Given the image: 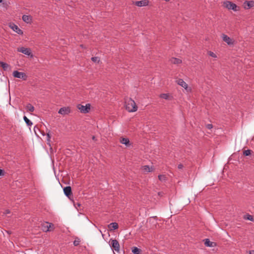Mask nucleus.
Wrapping results in <instances>:
<instances>
[{
  "instance_id": "nucleus-1",
  "label": "nucleus",
  "mask_w": 254,
  "mask_h": 254,
  "mask_svg": "<svg viewBox=\"0 0 254 254\" xmlns=\"http://www.w3.org/2000/svg\"><path fill=\"white\" fill-rule=\"evenodd\" d=\"M125 106L126 109L129 112H135L137 109L135 102L130 98L126 100Z\"/></svg>"
},
{
  "instance_id": "nucleus-2",
  "label": "nucleus",
  "mask_w": 254,
  "mask_h": 254,
  "mask_svg": "<svg viewBox=\"0 0 254 254\" xmlns=\"http://www.w3.org/2000/svg\"><path fill=\"white\" fill-rule=\"evenodd\" d=\"M223 5L224 7L229 10H233L234 11H237L239 10V7L235 3L230 1H225L223 2Z\"/></svg>"
},
{
  "instance_id": "nucleus-3",
  "label": "nucleus",
  "mask_w": 254,
  "mask_h": 254,
  "mask_svg": "<svg viewBox=\"0 0 254 254\" xmlns=\"http://www.w3.org/2000/svg\"><path fill=\"white\" fill-rule=\"evenodd\" d=\"M77 108L81 113L86 114L89 112L90 105L89 104H87L85 106L81 104H78L77 105Z\"/></svg>"
},
{
  "instance_id": "nucleus-4",
  "label": "nucleus",
  "mask_w": 254,
  "mask_h": 254,
  "mask_svg": "<svg viewBox=\"0 0 254 254\" xmlns=\"http://www.w3.org/2000/svg\"><path fill=\"white\" fill-rule=\"evenodd\" d=\"M13 76L17 78H20L24 80L27 79V76L26 74L23 72H19L17 70H15L12 73Z\"/></svg>"
},
{
  "instance_id": "nucleus-5",
  "label": "nucleus",
  "mask_w": 254,
  "mask_h": 254,
  "mask_svg": "<svg viewBox=\"0 0 254 254\" xmlns=\"http://www.w3.org/2000/svg\"><path fill=\"white\" fill-rule=\"evenodd\" d=\"M176 82L179 85L183 87L187 92L191 91V88L188 87L187 83L183 79H179L176 81Z\"/></svg>"
},
{
  "instance_id": "nucleus-6",
  "label": "nucleus",
  "mask_w": 254,
  "mask_h": 254,
  "mask_svg": "<svg viewBox=\"0 0 254 254\" xmlns=\"http://www.w3.org/2000/svg\"><path fill=\"white\" fill-rule=\"evenodd\" d=\"M110 246L113 248L115 251L119 252L120 251V244L116 240H111L110 241Z\"/></svg>"
},
{
  "instance_id": "nucleus-7",
  "label": "nucleus",
  "mask_w": 254,
  "mask_h": 254,
  "mask_svg": "<svg viewBox=\"0 0 254 254\" xmlns=\"http://www.w3.org/2000/svg\"><path fill=\"white\" fill-rule=\"evenodd\" d=\"M54 227L53 224L49 222H45L42 225V229L44 232H48L51 231V228Z\"/></svg>"
},
{
  "instance_id": "nucleus-8",
  "label": "nucleus",
  "mask_w": 254,
  "mask_h": 254,
  "mask_svg": "<svg viewBox=\"0 0 254 254\" xmlns=\"http://www.w3.org/2000/svg\"><path fill=\"white\" fill-rule=\"evenodd\" d=\"M17 51L22 53L25 55L30 56L31 57H33V55L31 54V51L29 48L21 47L17 49Z\"/></svg>"
},
{
  "instance_id": "nucleus-9",
  "label": "nucleus",
  "mask_w": 254,
  "mask_h": 254,
  "mask_svg": "<svg viewBox=\"0 0 254 254\" xmlns=\"http://www.w3.org/2000/svg\"><path fill=\"white\" fill-rule=\"evenodd\" d=\"M70 112V108L68 107H64L61 108L58 111V113L62 115H68Z\"/></svg>"
},
{
  "instance_id": "nucleus-10",
  "label": "nucleus",
  "mask_w": 254,
  "mask_h": 254,
  "mask_svg": "<svg viewBox=\"0 0 254 254\" xmlns=\"http://www.w3.org/2000/svg\"><path fill=\"white\" fill-rule=\"evenodd\" d=\"M222 38L223 40L229 45H233L234 43V40L226 35L222 34Z\"/></svg>"
},
{
  "instance_id": "nucleus-11",
  "label": "nucleus",
  "mask_w": 254,
  "mask_h": 254,
  "mask_svg": "<svg viewBox=\"0 0 254 254\" xmlns=\"http://www.w3.org/2000/svg\"><path fill=\"white\" fill-rule=\"evenodd\" d=\"M9 27L17 34L19 35L23 34V31L16 25L13 23H10L9 24Z\"/></svg>"
},
{
  "instance_id": "nucleus-12",
  "label": "nucleus",
  "mask_w": 254,
  "mask_h": 254,
  "mask_svg": "<svg viewBox=\"0 0 254 254\" xmlns=\"http://www.w3.org/2000/svg\"><path fill=\"white\" fill-rule=\"evenodd\" d=\"M254 6V1H246L244 3V7L246 9H249Z\"/></svg>"
},
{
  "instance_id": "nucleus-13",
  "label": "nucleus",
  "mask_w": 254,
  "mask_h": 254,
  "mask_svg": "<svg viewBox=\"0 0 254 254\" xmlns=\"http://www.w3.org/2000/svg\"><path fill=\"white\" fill-rule=\"evenodd\" d=\"M134 4L135 5H136L138 7H142V6L147 5L148 4V1L147 0L136 1L134 2Z\"/></svg>"
},
{
  "instance_id": "nucleus-14",
  "label": "nucleus",
  "mask_w": 254,
  "mask_h": 254,
  "mask_svg": "<svg viewBox=\"0 0 254 254\" xmlns=\"http://www.w3.org/2000/svg\"><path fill=\"white\" fill-rule=\"evenodd\" d=\"M22 20L27 23H31L32 21V17L30 15H23Z\"/></svg>"
},
{
  "instance_id": "nucleus-15",
  "label": "nucleus",
  "mask_w": 254,
  "mask_h": 254,
  "mask_svg": "<svg viewBox=\"0 0 254 254\" xmlns=\"http://www.w3.org/2000/svg\"><path fill=\"white\" fill-rule=\"evenodd\" d=\"M0 66H1L4 70H8L10 69V65L3 62H0Z\"/></svg>"
},
{
  "instance_id": "nucleus-16",
  "label": "nucleus",
  "mask_w": 254,
  "mask_h": 254,
  "mask_svg": "<svg viewBox=\"0 0 254 254\" xmlns=\"http://www.w3.org/2000/svg\"><path fill=\"white\" fill-rule=\"evenodd\" d=\"M120 142L122 144L126 145V146H129L130 145L129 140L127 138H121Z\"/></svg>"
},
{
  "instance_id": "nucleus-17",
  "label": "nucleus",
  "mask_w": 254,
  "mask_h": 254,
  "mask_svg": "<svg viewBox=\"0 0 254 254\" xmlns=\"http://www.w3.org/2000/svg\"><path fill=\"white\" fill-rule=\"evenodd\" d=\"M64 191L65 195L68 196L71 193V189L70 187H66L64 189Z\"/></svg>"
},
{
  "instance_id": "nucleus-18",
  "label": "nucleus",
  "mask_w": 254,
  "mask_h": 254,
  "mask_svg": "<svg viewBox=\"0 0 254 254\" xmlns=\"http://www.w3.org/2000/svg\"><path fill=\"white\" fill-rule=\"evenodd\" d=\"M108 228L111 230L117 229L118 228V224L116 222H112L108 225Z\"/></svg>"
},
{
  "instance_id": "nucleus-19",
  "label": "nucleus",
  "mask_w": 254,
  "mask_h": 254,
  "mask_svg": "<svg viewBox=\"0 0 254 254\" xmlns=\"http://www.w3.org/2000/svg\"><path fill=\"white\" fill-rule=\"evenodd\" d=\"M142 170L144 173H147L152 171L153 169L152 167H150L149 166H144L142 167Z\"/></svg>"
},
{
  "instance_id": "nucleus-20",
  "label": "nucleus",
  "mask_w": 254,
  "mask_h": 254,
  "mask_svg": "<svg viewBox=\"0 0 254 254\" xmlns=\"http://www.w3.org/2000/svg\"><path fill=\"white\" fill-rule=\"evenodd\" d=\"M170 62L171 63L174 64H179L181 63L182 61L178 58H172L170 59Z\"/></svg>"
},
{
  "instance_id": "nucleus-21",
  "label": "nucleus",
  "mask_w": 254,
  "mask_h": 254,
  "mask_svg": "<svg viewBox=\"0 0 254 254\" xmlns=\"http://www.w3.org/2000/svg\"><path fill=\"white\" fill-rule=\"evenodd\" d=\"M204 241V244L206 246L209 247H212L213 246V243L210 242L208 239H206Z\"/></svg>"
},
{
  "instance_id": "nucleus-22",
  "label": "nucleus",
  "mask_w": 254,
  "mask_h": 254,
  "mask_svg": "<svg viewBox=\"0 0 254 254\" xmlns=\"http://www.w3.org/2000/svg\"><path fill=\"white\" fill-rule=\"evenodd\" d=\"M23 119L28 126L31 127L33 125L32 122L29 120L26 116H24Z\"/></svg>"
},
{
  "instance_id": "nucleus-23",
  "label": "nucleus",
  "mask_w": 254,
  "mask_h": 254,
  "mask_svg": "<svg viewBox=\"0 0 254 254\" xmlns=\"http://www.w3.org/2000/svg\"><path fill=\"white\" fill-rule=\"evenodd\" d=\"M26 109L29 112H32L34 111V107L31 104H28L26 106Z\"/></svg>"
},
{
  "instance_id": "nucleus-24",
  "label": "nucleus",
  "mask_w": 254,
  "mask_h": 254,
  "mask_svg": "<svg viewBox=\"0 0 254 254\" xmlns=\"http://www.w3.org/2000/svg\"><path fill=\"white\" fill-rule=\"evenodd\" d=\"M132 252L134 254H140V250L136 247H134L132 249Z\"/></svg>"
},
{
  "instance_id": "nucleus-25",
  "label": "nucleus",
  "mask_w": 254,
  "mask_h": 254,
  "mask_svg": "<svg viewBox=\"0 0 254 254\" xmlns=\"http://www.w3.org/2000/svg\"><path fill=\"white\" fill-rule=\"evenodd\" d=\"M244 219H246V220H250L252 221H254L253 216L250 214H247V215H245Z\"/></svg>"
},
{
  "instance_id": "nucleus-26",
  "label": "nucleus",
  "mask_w": 254,
  "mask_h": 254,
  "mask_svg": "<svg viewBox=\"0 0 254 254\" xmlns=\"http://www.w3.org/2000/svg\"><path fill=\"white\" fill-rule=\"evenodd\" d=\"M160 97L162 98V99H164L167 100V99H169V94H167V93H163V94H160Z\"/></svg>"
},
{
  "instance_id": "nucleus-27",
  "label": "nucleus",
  "mask_w": 254,
  "mask_h": 254,
  "mask_svg": "<svg viewBox=\"0 0 254 254\" xmlns=\"http://www.w3.org/2000/svg\"><path fill=\"white\" fill-rule=\"evenodd\" d=\"M80 242V239L78 238H76L75 240L73 241V245L74 246H77L78 245H79Z\"/></svg>"
},
{
  "instance_id": "nucleus-28",
  "label": "nucleus",
  "mask_w": 254,
  "mask_h": 254,
  "mask_svg": "<svg viewBox=\"0 0 254 254\" xmlns=\"http://www.w3.org/2000/svg\"><path fill=\"white\" fill-rule=\"evenodd\" d=\"M252 151L250 149L245 150L243 152V154L245 156H249L251 154Z\"/></svg>"
},
{
  "instance_id": "nucleus-29",
  "label": "nucleus",
  "mask_w": 254,
  "mask_h": 254,
  "mask_svg": "<svg viewBox=\"0 0 254 254\" xmlns=\"http://www.w3.org/2000/svg\"><path fill=\"white\" fill-rule=\"evenodd\" d=\"M208 54L209 56L214 58H217V56L215 54H214L213 52H211V51H209L208 52Z\"/></svg>"
},
{
  "instance_id": "nucleus-30",
  "label": "nucleus",
  "mask_w": 254,
  "mask_h": 254,
  "mask_svg": "<svg viewBox=\"0 0 254 254\" xmlns=\"http://www.w3.org/2000/svg\"><path fill=\"white\" fill-rule=\"evenodd\" d=\"M91 60L94 63H99V61H100L99 58L98 57H92L91 58Z\"/></svg>"
},
{
  "instance_id": "nucleus-31",
  "label": "nucleus",
  "mask_w": 254,
  "mask_h": 254,
  "mask_svg": "<svg viewBox=\"0 0 254 254\" xmlns=\"http://www.w3.org/2000/svg\"><path fill=\"white\" fill-rule=\"evenodd\" d=\"M50 138H51V136H50V134L49 132L47 133V141L48 144H49L50 142Z\"/></svg>"
},
{
  "instance_id": "nucleus-32",
  "label": "nucleus",
  "mask_w": 254,
  "mask_h": 254,
  "mask_svg": "<svg viewBox=\"0 0 254 254\" xmlns=\"http://www.w3.org/2000/svg\"><path fill=\"white\" fill-rule=\"evenodd\" d=\"M158 179L161 181H163L165 180V176L164 175H160L158 176Z\"/></svg>"
},
{
  "instance_id": "nucleus-33",
  "label": "nucleus",
  "mask_w": 254,
  "mask_h": 254,
  "mask_svg": "<svg viewBox=\"0 0 254 254\" xmlns=\"http://www.w3.org/2000/svg\"><path fill=\"white\" fill-rule=\"evenodd\" d=\"M213 126L211 124H208L206 125V127L208 129H211L212 128Z\"/></svg>"
},
{
  "instance_id": "nucleus-34",
  "label": "nucleus",
  "mask_w": 254,
  "mask_h": 254,
  "mask_svg": "<svg viewBox=\"0 0 254 254\" xmlns=\"http://www.w3.org/2000/svg\"><path fill=\"white\" fill-rule=\"evenodd\" d=\"M178 168L179 169H182L183 168V165L181 164H179L178 166Z\"/></svg>"
},
{
  "instance_id": "nucleus-35",
  "label": "nucleus",
  "mask_w": 254,
  "mask_h": 254,
  "mask_svg": "<svg viewBox=\"0 0 254 254\" xmlns=\"http://www.w3.org/2000/svg\"><path fill=\"white\" fill-rule=\"evenodd\" d=\"M10 213V211L9 210H5L4 212V214H7Z\"/></svg>"
},
{
  "instance_id": "nucleus-36",
  "label": "nucleus",
  "mask_w": 254,
  "mask_h": 254,
  "mask_svg": "<svg viewBox=\"0 0 254 254\" xmlns=\"http://www.w3.org/2000/svg\"><path fill=\"white\" fill-rule=\"evenodd\" d=\"M249 254H254V250L250 251Z\"/></svg>"
},
{
  "instance_id": "nucleus-37",
  "label": "nucleus",
  "mask_w": 254,
  "mask_h": 254,
  "mask_svg": "<svg viewBox=\"0 0 254 254\" xmlns=\"http://www.w3.org/2000/svg\"><path fill=\"white\" fill-rule=\"evenodd\" d=\"M3 174V171L0 169V176Z\"/></svg>"
},
{
  "instance_id": "nucleus-38",
  "label": "nucleus",
  "mask_w": 254,
  "mask_h": 254,
  "mask_svg": "<svg viewBox=\"0 0 254 254\" xmlns=\"http://www.w3.org/2000/svg\"><path fill=\"white\" fill-rule=\"evenodd\" d=\"M2 0H0V3L1 2Z\"/></svg>"
},
{
  "instance_id": "nucleus-39",
  "label": "nucleus",
  "mask_w": 254,
  "mask_h": 254,
  "mask_svg": "<svg viewBox=\"0 0 254 254\" xmlns=\"http://www.w3.org/2000/svg\"><path fill=\"white\" fill-rule=\"evenodd\" d=\"M95 139V137L93 136V139Z\"/></svg>"
}]
</instances>
